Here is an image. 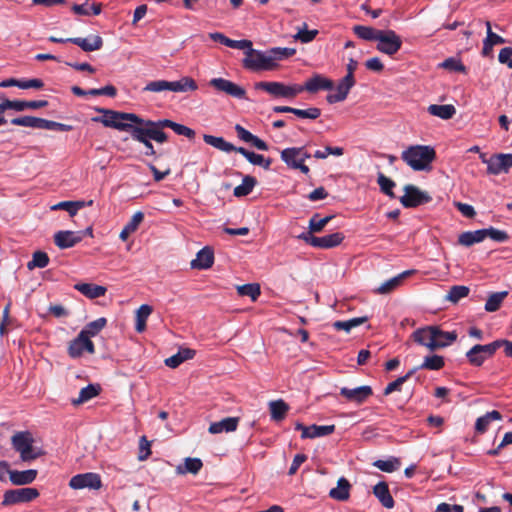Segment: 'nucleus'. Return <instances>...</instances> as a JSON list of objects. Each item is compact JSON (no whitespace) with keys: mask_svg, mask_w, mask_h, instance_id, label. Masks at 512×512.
Listing matches in <instances>:
<instances>
[{"mask_svg":"<svg viewBox=\"0 0 512 512\" xmlns=\"http://www.w3.org/2000/svg\"><path fill=\"white\" fill-rule=\"evenodd\" d=\"M102 116L92 118L93 122L101 123L103 126L119 131L131 132L140 121V116L135 113L121 112L105 108H96Z\"/></svg>","mask_w":512,"mask_h":512,"instance_id":"1","label":"nucleus"},{"mask_svg":"<svg viewBox=\"0 0 512 512\" xmlns=\"http://www.w3.org/2000/svg\"><path fill=\"white\" fill-rule=\"evenodd\" d=\"M401 159L414 171H430L436 151L430 145H411L402 151Z\"/></svg>","mask_w":512,"mask_h":512,"instance_id":"2","label":"nucleus"},{"mask_svg":"<svg viewBox=\"0 0 512 512\" xmlns=\"http://www.w3.org/2000/svg\"><path fill=\"white\" fill-rule=\"evenodd\" d=\"M13 448L20 454V458L24 462L37 459L42 455L40 450L33 447L34 439L30 432L21 431L15 433L11 438Z\"/></svg>","mask_w":512,"mask_h":512,"instance_id":"3","label":"nucleus"},{"mask_svg":"<svg viewBox=\"0 0 512 512\" xmlns=\"http://www.w3.org/2000/svg\"><path fill=\"white\" fill-rule=\"evenodd\" d=\"M437 335H445L449 340L454 339V335L443 334L438 326H426L415 330L411 337L419 345L427 347L429 350L434 351L444 348L445 344L436 343Z\"/></svg>","mask_w":512,"mask_h":512,"instance_id":"4","label":"nucleus"},{"mask_svg":"<svg viewBox=\"0 0 512 512\" xmlns=\"http://www.w3.org/2000/svg\"><path fill=\"white\" fill-rule=\"evenodd\" d=\"M254 88L256 90H263L274 97H281V98H287V99H293L299 93L302 92L301 85H299V84L286 85L282 82H276V81L257 82V83H255Z\"/></svg>","mask_w":512,"mask_h":512,"instance_id":"5","label":"nucleus"},{"mask_svg":"<svg viewBox=\"0 0 512 512\" xmlns=\"http://www.w3.org/2000/svg\"><path fill=\"white\" fill-rule=\"evenodd\" d=\"M243 66L251 71H270L273 70L277 64L273 62L269 53L266 54L262 51L251 49L245 51Z\"/></svg>","mask_w":512,"mask_h":512,"instance_id":"6","label":"nucleus"},{"mask_svg":"<svg viewBox=\"0 0 512 512\" xmlns=\"http://www.w3.org/2000/svg\"><path fill=\"white\" fill-rule=\"evenodd\" d=\"M47 105L48 101L46 100H10L8 98L0 97V126H3L7 123V120L3 114L8 109L21 112L26 109H40L46 107Z\"/></svg>","mask_w":512,"mask_h":512,"instance_id":"7","label":"nucleus"},{"mask_svg":"<svg viewBox=\"0 0 512 512\" xmlns=\"http://www.w3.org/2000/svg\"><path fill=\"white\" fill-rule=\"evenodd\" d=\"M498 349L499 343L497 340L485 345L477 344L467 351L466 357L472 366L479 367L487 359L491 358Z\"/></svg>","mask_w":512,"mask_h":512,"instance_id":"8","label":"nucleus"},{"mask_svg":"<svg viewBox=\"0 0 512 512\" xmlns=\"http://www.w3.org/2000/svg\"><path fill=\"white\" fill-rule=\"evenodd\" d=\"M402 47V39L394 30H382L377 39L376 49L389 56L395 55Z\"/></svg>","mask_w":512,"mask_h":512,"instance_id":"9","label":"nucleus"},{"mask_svg":"<svg viewBox=\"0 0 512 512\" xmlns=\"http://www.w3.org/2000/svg\"><path fill=\"white\" fill-rule=\"evenodd\" d=\"M432 197L418 187L407 184L404 186V195L400 197V203L405 208H415L420 205L429 203Z\"/></svg>","mask_w":512,"mask_h":512,"instance_id":"10","label":"nucleus"},{"mask_svg":"<svg viewBox=\"0 0 512 512\" xmlns=\"http://www.w3.org/2000/svg\"><path fill=\"white\" fill-rule=\"evenodd\" d=\"M39 496V491L36 488L25 487L18 489H11L5 491L3 495V506H10L20 503H27Z\"/></svg>","mask_w":512,"mask_h":512,"instance_id":"11","label":"nucleus"},{"mask_svg":"<svg viewBox=\"0 0 512 512\" xmlns=\"http://www.w3.org/2000/svg\"><path fill=\"white\" fill-rule=\"evenodd\" d=\"M209 86L213 87L216 91L224 93L230 97L247 100L246 90L238 84L224 79V78H212L209 81Z\"/></svg>","mask_w":512,"mask_h":512,"instance_id":"12","label":"nucleus"},{"mask_svg":"<svg viewBox=\"0 0 512 512\" xmlns=\"http://www.w3.org/2000/svg\"><path fill=\"white\" fill-rule=\"evenodd\" d=\"M69 487L74 490H99L102 487V480L100 475L94 472L77 474L70 479Z\"/></svg>","mask_w":512,"mask_h":512,"instance_id":"13","label":"nucleus"},{"mask_svg":"<svg viewBox=\"0 0 512 512\" xmlns=\"http://www.w3.org/2000/svg\"><path fill=\"white\" fill-rule=\"evenodd\" d=\"M339 394L348 402L362 404L370 396L373 395V390L369 385H363L353 388L342 387L340 388Z\"/></svg>","mask_w":512,"mask_h":512,"instance_id":"14","label":"nucleus"},{"mask_svg":"<svg viewBox=\"0 0 512 512\" xmlns=\"http://www.w3.org/2000/svg\"><path fill=\"white\" fill-rule=\"evenodd\" d=\"M85 351L89 354H94L95 346L84 333H79L75 339L70 341L68 345V355L75 359L81 357Z\"/></svg>","mask_w":512,"mask_h":512,"instance_id":"15","label":"nucleus"},{"mask_svg":"<svg viewBox=\"0 0 512 512\" xmlns=\"http://www.w3.org/2000/svg\"><path fill=\"white\" fill-rule=\"evenodd\" d=\"M161 122L162 119L153 121L140 117L138 124L142 125V127L146 130V136L152 138L153 141L162 144L168 141V134L163 131V129L167 128V126H162Z\"/></svg>","mask_w":512,"mask_h":512,"instance_id":"16","label":"nucleus"},{"mask_svg":"<svg viewBox=\"0 0 512 512\" xmlns=\"http://www.w3.org/2000/svg\"><path fill=\"white\" fill-rule=\"evenodd\" d=\"M299 153L297 147H289L281 151L280 157L288 168L300 170L303 174L307 175L310 172V168L305 163H302Z\"/></svg>","mask_w":512,"mask_h":512,"instance_id":"17","label":"nucleus"},{"mask_svg":"<svg viewBox=\"0 0 512 512\" xmlns=\"http://www.w3.org/2000/svg\"><path fill=\"white\" fill-rule=\"evenodd\" d=\"M296 429L301 430V438L306 439H314L318 437H323L326 435H330L335 430V425H311L304 426L301 423L296 424Z\"/></svg>","mask_w":512,"mask_h":512,"instance_id":"18","label":"nucleus"},{"mask_svg":"<svg viewBox=\"0 0 512 512\" xmlns=\"http://www.w3.org/2000/svg\"><path fill=\"white\" fill-rule=\"evenodd\" d=\"M82 241V233L77 231L61 230L55 233L54 243L60 249H67Z\"/></svg>","mask_w":512,"mask_h":512,"instance_id":"19","label":"nucleus"},{"mask_svg":"<svg viewBox=\"0 0 512 512\" xmlns=\"http://www.w3.org/2000/svg\"><path fill=\"white\" fill-rule=\"evenodd\" d=\"M355 78H351L350 76H344L341 81L338 83L335 94H329L326 97V100L329 104H334L337 102L344 101L351 88L355 85Z\"/></svg>","mask_w":512,"mask_h":512,"instance_id":"20","label":"nucleus"},{"mask_svg":"<svg viewBox=\"0 0 512 512\" xmlns=\"http://www.w3.org/2000/svg\"><path fill=\"white\" fill-rule=\"evenodd\" d=\"M131 138L145 147V156H154L157 157L156 150L154 145L152 144V138L146 136V130L142 127V125L136 124L135 127L130 132Z\"/></svg>","mask_w":512,"mask_h":512,"instance_id":"21","label":"nucleus"},{"mask_svg":"<svg viewBox=\"0 0 512 512\" xmlns=\"http://www.w3.org/2000/svg\"><path fill=\"white\" fill-rule=\"evenodd\" d=\"M334 87L332 80L323 77L320 74H316L308 79L304 85H301L302 92L304 90L310 93H316L319 90H331Z\"/></svg>","mask_w":512,"mask_h":512,"instance_id":"22","label":"nucleus"},{"mask_svg":"<svg viewBox=\"0 0 512 512\" xmlns=\"http://www.w3.org/2000/svg\"><path fill=\"white\" fill-rule=\"evenodd\" d=\"M416 273V270L414 269H411V270H406L400 274H398L397 276L385 281L384 283H382L376 290L375 292L378 293V294H389L390 292L394 291L396 288H398L404 279H406L407 277L413 275Z\"/></svg>","mask_w":512,"mask_h":512,"instance_id":"23","label":"nucleus"},{"mask_svg":"<svg viewBox=\"0 0 512 512\" xmlns=\"http://www.w3.org/2000/svg\"><path fill=\"white\" fill-rule=\"evenodd\" d=\"M345 236L341 232H335L329 235H325L322 237L315 236L312 239L313 244L312 247L321 248V249H330L334 248L342 243Z\"/></svg>","mask_w":512,"mask_h":512,"instance_id":"24","label":"nucleus"},{"mask_svg":"<svg viewBox=\"0 0 512 512\" xmlns=\"http://www.w3.org/2000/svg\"><path fill=\"white\" fill-rule=\"evenodd\" d=\"M70 43L79 46L85 52H93L102 48L103 39L99 35L90 38L74 37L70 38Z\"/></svg>","mask_w":512,"mask_h":512,"instance_id":"25","label":"nucleus"},{"mask_svg":"<svg viewBox=\"0 0 512 512\" xmlns=\"http://www.w3.org/2000/svg\"><path fill=\"white\" fill-rule=\"evenodd\" d=\"M214 263V253L209 247L202 248L196 255V258L191 261L193 269H208Z\"/></svg>","mask_w":512,"mask_h":512,"instance_id":"26","label":"nucleus"},{"mask_svg":"<svg viewBox=\"0 0 512 512\" xmlns=\"http://www.w3.org/2000/svg\"><path fill=\"white\" fill-rule=\"evenodd\" d=\"M373 494L379 500L383 507L392 509L394 507V499L390 493L389 486L386 482L382 481L373 487Z\"/></svg>","mask_w":512,"mask_h":512,"instance_id":"27","label":"nucleus"},{"mask_svg":"<svg viewBox=\"0 0 512 512\" xmlns=\"http://www.w3.org/2000/svg\"><path fill=\"white\" fill-rule=\"evenodd\" d=\"M197 89H198L197 82L189 76L181 77L177 81H170L169 91H172V92L187 93V92L196 91Z\"/></svg>","mask_w":512,"mask_h":512,"instance_id":"28","label":"nucleus"},{"mask_svg":"<svg viewBox=\"0 0 512 512\" xmlns=\"http://www.w3.org/2000/svg\"><path fill=\"white\" fill-rule=\"evenodd\" d=\"M74 288L90 299L102 297L107 291L106 287L92 283H77Z\"/></svg>","mask_w":512,"mask_h":512,"instance_id":"29","label":"nucleus"},{"mask_svg":"<svg viewBox=\"0 0 512 512\" xmlns=\"http://www.w3.org/2000/svg\"><path fill=\"white\" fill-rule=\"evenodd\" d=\"M350 489V482L346 478L341 477L337 481V487L330 490L329 496L334 500L346 501L350 497Z\"/></svg>","mask_w":512,"mask_h":512,"instance_id":"30","label":"nucleus"},{"mask_svg":"<svg viewBox=\"0 0 512 512\" xmlns=\"http://www.w3.org/2000/svg\"><path fill=\"white\" fill-rule=\"evenodd\" d=\"M37 470L29 469L25 471L12 470L10 472V481L14 485H27L32 483L37 477Z\"/></svg>","mask_w":512,"mask_h":512,"instance_id":"31","label":"nucleus"},{"mask_svg":"<svg viewBox=\"0 0 512 512\" xmlns=\"http://www.w3.org/2000/svg\"><path fill=\"white\" fill-rule=\"evenodd\" d=\"M239 418H223L219 422H214L209 426L208 431L211 434L222 432H232L237 429Z\"/></svg>","mask_w":512,"mask_h":512,"instance_id":"32","label":"nucleus"},{"mask_svg":"<svg viewBox=\"0 0 512 512\" xmlns=\"http://www.w3.org/2000/svg\"><path fill=\"white\" fill-rule=\"evenodd\" d=\"M203 463L199 458L187 457L184 459V463L176 467V473L179 475H185L191 473L196 475L202 469Z\"/></svg>","mask_w":512,"mask_h":512,"instance_id":"33","label":"nucleus"},{"mask_svg":"<svg viewBox=\"0 0 512 512\" xmlns=\"http://www.w3.org/2000/svg\"><path fill=\"white\" fill-rule=\"evenodd\" d=\"M485 239L484 229L475 231H466L459 235L458 243L465 247H470L476 243H480Z\"/></svg>","mask_w":512,"mask_h":512,"instance_id":"34","label":"nucleus"},{"mask_svg":"<svg viewBox=\"0 0 512 512\" xmlns=\"http://www.w3.org/2000/svg\"><path fill=\"white\" fill-rule=\"evenodd\" d=\"M152 312L153 307L148 304H143L137 309L135 316V330L138 333H142L146 330V321Z\"/></svg>","mask_w":512,"mask_h":512,"instance_id":"35","label":"nucleus"},{"mask_svg":"<svg viewBox=\"0 0 512 512\" xmlns=\"http://www.w3.org/2000/svg\"><path fill=\"white\" fill-rule=\"evenodd\" d=\"M203 140L206 144L213 146L214 148L223 151V152H232L235 151L238 147H235L230 142H227L223 137H216L209 134L203 135Z\"/></svg>","mask_w":512,"mask_h":512,"instance_id":"36","label":"nucleus"},{"mask_svg":"<svg viewBox=\"0 0 512 512\" xmlns=\"http://www.w3.org/2000/svg\"><path fill=\"white\" fill-rule=\"evenodd\" d=\"M428 112L433 116L439 117L443 120H448L453 118V116L456 114V109L451 104H432L428 107Z\"/></svg>","mask_w":512,"mask_h":512,"instance_id":"37","label":"nucleus"},{"mask_svg":"<svg viewBox=\"0 0 512 512\" xmlns=\"http://www.w3.org/2000/svg\"><path fill=\"white\" fill-rule=\"evenodd\" d=\"M352 30L357 37L366 41H377L378 36L382 31L380 29L364 25H355Z\"/></svg>","mask_w":512,"mask_h":512,"instance_id":"38","label":"nucleus"},{"mask_svg":"<svg viewBox=\"0 0 512 512\" xmlns=\"http://www.w3.org/2000/svg\"><path fill=\"white\" fill-rule=\"evenodd\" d=\"M257 184L255 177L246 175L243 177L242 184L234 188L233 194L236 197H244L249 195Z\"/></svg>","mask_w":512,"mask_h":512,"instance_id":"39","label":"nucleus"},{"mask_svg":"<svg viewBox=\"0 0 512 512\" xmlns=\"http://www.w3.org/2000/svg\"><path fill=\"white\" fill-rule=\"evenodd\" d=\"M161 123L162 126H167V128L172 129L177 135L185 136L190 140L194 139L196 135L193 129L183 124L176 123L170 119H162Z\"/></svg>","mask_w":512,"mask_h":512,"instance_id":"40","label":"nucleus"},{"mask_svg":"<svg viewBox=\"0 0 512 512\" xmlns=\"http://www.w3.org/2000/svg\"><path fill=\"white\" fill-rule=\"evenodd\" d=\"M367 321H368L367 316L355 317V318H351L346 321H335L333 323V327L337 331L343 330V331H346L347 333H349L353 328L358 327V326L366 323Z\"/></svg>","mask_w":512,"mask_h":512,"instance_id":"41","label":"nucleus"},{"mask_svg":"<svg viewBox=\"0 0 512 512\" xmlns=\"http://www.w3.org/2000/svg\"><path fill=\"white\" fill-rule=\"evenodd\" d=\"M373 466L383 472L392 473L401 467V461L399 458L392 456L386 460L379 459L374 461Z\"/></svg>","mask_w":512,"mask_h":512,"instance_id":"42","label":"nucleus"},{"mask_svg":"<svg viewBox=\"0 0 512 512\" xmlns=\"http://www.w3.org/2000/svg\"><path fill=\"white\" fill-rule=\"evenodd\" d=\"M508 296V291L495 292L489 295L485 303V310L487 312H495L499 310L503 300Z\"/></svg>","mask_w":512,"mask_h":512,"instance_id":"43","label":"nucleus"},{"mask_svg":"<svg viewBox=\"0 0 512 512\" xmlns=\"http://www.w3.org/2000/svg\"><path fill=\"white\" fill-rule=\"evenodd\" d=\"M107 324V319L100 317L94 321L89 322L80 333H84L88 339L96 336Z\"/></svg>","mask_w":512,"mask_h":512,"instance_id":"44","label":"nucleus"},{"mask_svg":"<svg viewBox=\"0 0 512 512\" xmlns=\"http://www.w3.org/2000/svg\"><path fill=\"white\" fill-rule=\"evenodd\" d=\"M469 292H470V289L467 286L454 285L449 289L445 299L452 303H457L462 298L467 297L469 295Z\"/></svg>","mask_w":512,"mask_h":512,"instance_id":"45","label":"nucleus"},{"mask_svg":"<svg viewBox=\"0 0 512 512\" xmlns=\"http://www.w3.org/2000/svg\"><path fill=\"white\" fill-rule=\"evenodd\" d=\"M42 118L35 116H21L13 118L10 122L16 126L30 127L35 129H41Z\"/></svg>","mask_w":512,"mask_h":512,"instance_id":"46","label":"nucleus"},{"mask_svg":"<svg viewBox=\"0 0 512 512\" xmlns=\"http://www.w3.org/2000/svg\"><path fill=\"white\" fill-rule=\"evenodd\" d=\"M100 391L101 386L99 384H89L80 390L78 400L75 401V403H84L89 401L90 399L96 397Z\"/></svg>","mask_w":512,"mask_h":512,"instance_id":"47","label":"nucleus"},{"mask_svg":"<svg viewBox=\"0 0 512 512\" xmlns=\"http://www.w3.org/2000/svg\"><path fill=\"white\" fill-rule=\"evenodd\" d=\"M377 183L382 193L389 196L390 198L395 197L393 188L395 187L396 184L392 179L388 178L383 173L379 172L377 176Z\"/></svg>","mask_w":512,"mask_h":512,"instance_id":"48","label":"nucleus"},{"mask_svg":"<svg viewBox=\"0 0 512 512\" xmlns=\"http://www.w3.org/2000/svg\"><path fill=\"white\" fill-rule=\"evenodd\" d=\"M240 296H248L252 301H256L261 294L260 285L257 283L244 284L237 287Z\"/></svg>","mask_w":512,"mask_h":512,"instance_id":"49","label":"nucleus"},{"mask_svg":"<svg viewBox=\"0 0 512 512\" xmlns=\"http://www.w3.org/2000/svg\"><path fill=\"white\" fill-rule=\"evenodd\" d=\"M444 358L439 355L426 356L423 363L420 365V369L427 370H440L444 367Z\"/></svg>","mask_w":512,"mask_h":512,"instance_id":"50","label":"nucleus"},{"mask_svg":"<svg viewBox=\"0 0 512 512\" xmlns=\"http://www.w3.org/2000/svg\"><path fill=\"white\" fill-rule=\"evenodd\" d=\"M49 264V256L42 251H36L32 255V260L27 263V268L33 270L34 268H44Z\"/></svg>","mask_w":512,"mask_h":512,"instance_id":"51","label":"nucleus"},{"mask_svg":"<svg viewBox=\"0 0 512 512\" xmlns=\"http://www.w3.org/2000/svg\"><path fill=\"white\" fill-rule=\"evenodd\" d=\"M417 368L411 369L407 374L402 377L397 378L396 380L390 382L386 388L384 389V395H389L392 392L400 391L402 385L411 378V376L415 373Z\"/></svg>","mask_w":512,"mask_h":512,"instance_id":"52","label":"nucleus"},{"mask_svg":"<svg viewBox=\"0 0 512 512\" xmlns=\"http://www.w3.org/2000/svg\"><path fill=\"white\" fill-rule=\"evenodd\" d=\"M333 218V216H327L324 218H319V214H314L311 219L309 220V226L308 228L313 233H319L321 232L324 227L330 222V220Z\"/></svg>","mask_w":512,"mask_h":512,"instance_id":"53","label":"nucleus"},{"mask_svg":"<svg viewBox=\"0 0 512 512\" xmlns=\"http://www.w3.org/2000/svg\"><path fill=\"white\" fill-rule=\"evenodd\" d=\"M289 405L282 399L269 402L270 416H284L289 412Z\"/></svg>","mask_w":512,"mask_h":512,"instance_id":"54","label":"nucleus"},{"mask_svg":"<svg viewBox=\"0 0 512 512\" xmlns=\"http://www.w3.org/2000/svg\"><path fill=\"white\" fill-rule=\"evenodd\" d=\"M502 172H505V170L500 155H492L488 161L487 173L491 175H498Z\"/></svg>","mask_w":512,"mask_h":512,"instance_id":"55","label":"nucleus"},{"mask_svg":"<svg viewBox=\"0 0 512 512\" xmlns=\"http://www.w3.org/2000/svg\"><path fill=\"white\" fill-rule=\"evenodd\" d=\"M268 53L270 54L271 58L273 59V62H275L276 60H282V59L293 56L296 53V50L294 48L276 47V48H272L271 50H269Z\"/></svg>","mask_w":512,"mask_h":512,"instance_id":"56","label":"nucleus"},{"mask_svg":"<svg viewBox=\"0 0 512 512\" xmlns=\"http://www.w3.org/2000/svg\"><path fill=\"white\" fill-rule=\"evenodd\" d=\"M41 129L66 132V131H71L73 129V127L68 124H64V123H60V122L42 118Z\"/></svg>","mask_w":512,"mask_h":512,"instance_id":"57","label":"nucleus"},{"mask_svg":"<svg viewBox=\"0 0 512 512\" xmlns=\"http://www.w3.org/2000/svg\"><path fill=\"white\" fill-rule=\"evenodd\" d=\"M485 232V238L489 237L490 239L496 241V242H506L509 239V235L506 231L499 230L494 227H489L484 229Z\"/></svg>","mask_w":512,"mask_h":512,"instance_id":"58","label":"nucleus"},{"mask_svg":"<svg viewBox=\"0 0 512 512\" xmlns=\"http://www.w3.org/2000/svg\"><path fill=\"white\" fill-rule=\"evenodd\" d=\"M236 152L243 155L251 164L253 165H259L263 164L264 162V156L261 154H257L253 151H250L244 147H238L236 149Z\"/></svg>","mask_w":512,"mask_h":512,"instance_id":"59","label":"nucleus"},{"mask_svg":"<svg viewBox=\"0 0 512 512\" xmlns=\"http://www.w3.org/2000/svg\"><path fill=\"white\" fill-rule=\"evenodd\" d=\"M170 81L167 80H155L149 82L144 88L143 91L147 92H162L169 91Z\"/></svg>","mask_w":512,"mask_h":512,"instance_id":"60","label":"nucleus"},{"mask_svg":"<svg viewBox=\"0 0 512 512\" xmlns=\"http://www.w3.org/2000/svg\"><path fill=\"white\" fill-rule=\"evenodd\" d=\"M440 67L447 69L449 71H454V72H462V73L466 72V67L462 64V62L453 57H450V58H447L446 60H444L440 64Z\"/></svg>","mask_w":512,"mask_h":512,"instance_id":"61","label":"nucleus"},{"mask_svg":"<svg viewBox=\"0 0 512 512\" xmlns=\"http://www.w3.org/2000/svg\"><path fill=\"white\" fill-rule=\"evenodd\" d=\"M292 114L296 115L299 118H307V119H317L321 115V110L316 107H311L308 109H298L294 108V111H292Z\"/></svg>","mask_w":512,"mask_h":512,"instance_id":"62","label":"nucleus"},{"mask_svg":"<svg viewBox=\"0 0 512 512\" xmlns=\"http://www.w3.org/2000/svg\"><path fill=\"white\" fill-rule=\"evenodd\" d=\"M151 444L147 440L146 436H142L139 441V455L138 459L140 461L146 460L151 455Z\"/></svg>","mask_w":512,"mask_h":512,"instance_id":"63","label":"nucleus"},{"mask_svg":"<svg viewBox=\"0 0 512 512\" xmlns=\"http://www.w3.org/2000/svg\"><path fill=\"white\" fill-rule=\"evenodd\" d=\"M498 61L512 69V47H504L498 54Z\"/></svg>","mask_w":512,"mask_h":512,"instance_id":"64","label":"nucleus"}]
</instances>
